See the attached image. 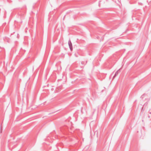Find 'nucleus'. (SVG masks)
Instances as JSON below:
<instances>
[{"label":"nucleus","instance_id":"obj_4","mask_svg":"<svg viewBox=\"0 0 151 151\" xmlns=\"http://www.w3.org/2000/svg\"><path fill=\"white\" fill-rule=\"evenodd\" d=\"M149 111V113L151 114V111H150V110Z\"/></svg>","mask_w":151,"mask_h":151},{"label":"nucleus","instance_id":"obj_3","mask_svg":"<svg viewBox=\"0 0 151 151\" xmlns=\"http://www.w3.org/2000/svg\"><path fill=\"white\" fill-rule=\"evenodd\" d=\"M146 95V94L145 93L144 94H143L142 95V97L143 98L144 96H145V95Z\"/></svg>","mask_w":151,"mask_h":151},{"label":"nucleus","instance_id":"obj_2","mask_svg":"<svg viewBox=\"0 0 151 151\" xmlns=\"http://www.w3.org/2000/svg\"><path fill=\"white\" fill-rule=\"evenodd\" d=\"M119 70H117L115 73V75L113 77V78H114L117 75H118V72L119 71Z\"/></svg>","mask_w":151,"mask_h":151},{"label":"nucleus","instance_id":"obj_1","mask_svg":"<svg viewBox=\"0 0 151 151\" xmlns=\"http://www.w3.org/2000/svg\"><path fill=\"white\" fill-rule=\"evenodd\" d=\"M68 45H69V47L70 50L71 51H72L73 50V47H72V43L70 40H69L68 41Z\"/></svg>","mask_w":151,"mask_h":151},{"label":"nucleus","instance_id":"obj_5","mask_svg":"<svg viewBox=\"0 0 151 151\" xmlns=\"http://www.w3.org/2000/svg\"><path fill=\"white\" fill-rule=\"evenodd\" d=\"M5 39H6V38H4V41H5Z\"/></svg>","mask_w":151,"mask_h":151}]
</instances>
